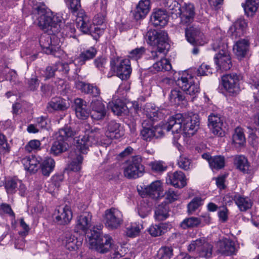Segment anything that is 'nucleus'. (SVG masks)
Wrapping results in <instances>:
<instances>
[{
  "mask_svg": "<svg viewBox=\"0 0 259 259\" xmlns=\"http://www.w3.org/2000/svg\"><path fill=\"white\" fill-rule=\"evenodd\" d=\"M97 53V51L94 47H91L88 49L83 51L80 53L79 55L75 59V65H82L84 64L87 61L94 58Z\"/></svg>",
  "mask_w": 259,
  "mask_h": 259,
  "instance_id": "30",
  "label": "nucleus"
},
{
  "mask_svg": "<svg viewBox=\"0 0 259 259\" xmlns=\"http://www.w3.org/2000/svg\"><path fill=\"white\" fill-rule=\"evenodd\" d=\"M41 160V157L32 155L24 158L22 162L26 170L31 172H35L39 167Z\"/></svg>",
  "mask_w": 259,
  "mask_h": 259,
  "instance_id": "28",
  "label": "nucleus"
},
{
  "mask_svg": "<svg viewBox=\"0 0 259 259\" xmlns=\"http://www.w3.org/2000/svg\"><path fill=\"white\" fill-rule=\"evenodd\" d=\"M80 132V130L78 128L73 129L70 126H65L60 128L55 134V137L58 138L59 139L63 141L67 142V140L70 138H75Z\"/></svg>",
  "mask_w": 259,
  "mask_h": 259,
  "instance_id": "27",
  "label": "nucleus"
},
{
  "mask_svg": "<svg viewBox=\"0 0 259 259\" xmlns=\"http://www.w3.org/2000/svg\"><path fill=\"white\" fill-rule=\"evenodd\" d=\"M76 25L77 27L84 33H90L94 25L90 18L85 14L84 11H81L76 14Z\"/></svg>",
  "mask_w": 259,
  "mask_h": 259,
  "instance_id": "20",
  "label": "nucleus"
},
{
  "mask_svg": "<svg viewBox=\"0 0 259 259\" xmlns=\"http://www.w3.org/2000/svg\"><path fill=\"white\" fill-rule=\"evenodd\" d=\"M144 120L142 123L143 129L141 131L142 139L146 141H151L154 137L158 138L162 134V130L160 128L153 126L152 123H148Z\"/></svg>",
  "mask_w": 259,
  "mask_h": 259,
  "instance_id": "16",
  "label": "nucleus"
},
{
  "mask_svg": "<svg viewBox=\"0 0 259 259\" xmlns=\"http://www.w3.org/2000/svg\"><path fill=\"white\" fill-rule=\"evenodd\" d=\"M150 10V0H141L136 7L135 18L136 20L144 18Z\"/></svg>",
  "mask_w": 259,
  "mask_h": 259,
  "instance_id": "34",
  "label": "nucleus"
},
{
  "mask_svg": "<svg viewBox=\"0 0 259 259\" xmlns=\"http://www.w3.org/2000/svg\"><path fill=\"white\" fill-rule=\"evenodd\" d=\"M109 106L113 112L117 115H120L125 111V108H126L124 103L120 99H117L111 103H109Z\"/></svg>",
  "mask_w": 259,
  "mask_h": 259,
  "instance_id": "48",
  "label": "nucleus"
},
{
  "mask_svg": "<svg viewBox=\"0 0 259 259\" xmlns=\"http://www.w3.org/2000/svg\"><path fill=\"white\" fill-rule=\"evenodd\" d=\"M132 68L130 61L128 59L121 60L117 66L116 74L122 80L127 79L131 74Z\"/></svg>",
  "mask_w": 259,
  "mask_h": 259,
  "instance_id": "26",
  "label": "nucleus"
},
{
  "mask_svg": "<svg viewBox=\"0 0 259 259\" xmlns=\"http://www.w3.org/2000/svg\"><path fill=\"white\" fill-rule=\"evenodd\" d=\"M184 91L180 89H175L171 91L169 95V100L172 104L178 105L180 102L185 99Z\"/></svg>",
  "mask_w": 259,
  "mask_h": 259,
  "instance_id": "44",
  "label": "nucleus"
},
{
  "mask_svg": "<svg viewBox=\"0 0 259 259\" xmlns=\"http://www.w3.org/2000/svg\"><path fill=\"white\" fill-rule=\"evenodd\" d=\"M208 126L211 132L218 136L222 137L224 131L222 129L223 120L218 114L212 113L208 117Z\"/></svg>",
  "mask_w": 259,
  "mask_h": 259,
  "instance_id": "19",
  "label": "nucleus"
},
{
  "mask_svg": "<svg viewBox=\"0 0 259 259\" xmlns=\"http://www.w3.org/2000/svg\"><path fill=\"white\" fill-rule=\"evenodd\" d=\"M209 166L213 170H219L225 166V159L224 156L219 155L212 157L210 160Z\"/></svg>",
  "mask_w": 259,
  "mask_h": 259,
  "instance_id": "47",
  "label": "nucleus"
},
{
  "mask_svg": "<svg viewBox=\"0 0 259 259\" xmlns=\"http://www.w3.org/2000/svg\"><path fill=\"white\" fill-rule=\"evenodd\" d=\"M195 15V7L192 4H185L182 6L179 16L181 18V23L186 26H189L194 21Z\"/></svg>",
  "mask_w": 259,
  "mask_h": 259,
  "instance_id": "17",
  "label": "nucleus"
},
{
  "mask_svg": "<svg viewBox=\"0 0 259 259\" xmlns=\"http://www.w3.org/2000/svg\"><path fill=\"white\" fill-rule=\"evenodd\" d=\"M232 139L234 144L236 146H243L246 142L243 130L239 127L235 128Z\"/></svg>",
  "mask_w": 259,
  "mask_h": 259,
  "instance_id": "45",
  "label": "nucleus"
},
{
  "mask_svg": "<svg viewBox=\"0 0 259 259\" xmlns=\"http://www.w3.org/2000/svg\"><path fill=\"white\" fill-rule=\"evenodd\" d=\"M166 182L176 188H182L186 185V179L181 171H176L168 175Z\"/></svg>",
  "mask_w": 259,
  "mask_h": 259,
  "instance_id": "21",
  "label": "nucleus"
},
{
  "mask_svg": "<svg viewBox=\"0 0 259 259\" xmlns=\"http://www.w3.org/2000/svg\"><path fill=\"white\" fill-rule=\"evenodd\" d=\"M242 6L247 16H252L257 11L258 6V0H246Z\"/></svg>",
  "mask_w": 259,
  "mask_h": 259,
  "instance_id": "42",
  "label": "nucleus"
},
{
  "mask_svg": "<svg viewBox=\"0 0 259 259\" xmlns=\"http://www.w3.org/2000/svg\"><path fill=\"white\" fill-rule=\"evenodd\" d=\"M173 256V248L171 247L162 246L157 253V259H170Z\"/></svg>",
  "mask_w": 259,
  "mask_h": 259,
  "instance_id": "50",
  "label": "nucleus"
},
{
  "mask_svg": "<svg viewBox=\"0 0 259 259\" xmlns=\"http://www.w3.org/2000/svg\"><path fill=\"white\" fill-rule=\"evenodd\" d=\"M142 160L140 155L132 157L124 169V176L128 179H136L141 177L144 171V167L141 163Z\"/></svg>",
  "mask_w": 259,
  "mask_h": 259,
  "instance_id": "8",
  "label": "nucleus"
},
{
  "mask_svg": "<svg viewBox=\"0 0 259 259\" xmlns=\"http://www.w3.org/2000/svg\"><path fill=\"white\" fill-rule=\"evenodd\" d=\"M199 121L198 115L183 116L182 114H177L170 117L162 126V130L167 132L171 131L172 133H180L186 136H193L199 128Z\"/></svg>",
  "mask_w": 259,
  "mask_h": 259,
  "instance_id": "2",
  "label": "nucleus"
},
{
  "mask_svg": "<svg viewBox=\"0 0 259 259\" xmlns=\"http://www.w3.org/2000/svg\"><path fill=\"white\" fill-rule=\"evenodd\" d=\"M171 69V64L166 59H161L160 61L155 62L152 67L149 68L150 71L154 73L159 71H169Z\"/></svg>",
  "mask_w": 259,
  "mask_h": 259,
  "instance_id": "40",
  "label": "nucleus"
},
{
  "mask_svg": "<svg viewBox=\"0 0 259 259\" xmlns=\"http://www.w3.org/2000/svg\"><path fill=\"white\" fill-rule=\"evenodd\" d=\"M168 48H164L160 47H153V50L150 52L149 58L156 60L159 58L163 59L164 55L167 51Z\"/></svg>",
  "mask_w": 259,
  "mask_h": 259,
  "instance_id": "51",
  "label": "nucleus"
},
{
  "mask_svg": "<svg viewBox=\"0 0 259 259\" xmlns=\"http://www.w3.org/2000/svg\"><path fill=\"white\" fill-rule=\"evenodd\" d=\"M233 199L241 211H246L251 208L252 206V202L247 197L236 194L234 196Z\"/></svg>",
  "mask_w": 259,
  "mask_h": 259,
  "instance_id": "38",
  "label": "nucleus"
},
{
  "mask_svg": "<svg viewBox=\"0 0 259 259\" xmlns=\"http://www.w3.org/2000/svg\"><path fill=\"white\" fill-rule=\"evenodd\" d=\"M55 166V161L51 157H46L41 159L39 167L44 176H49L53 171Z\"/></svg>",
  "mask_w": 259,
  "mask_h": 259,
  "instance_id": "37",
  "label": "nucleus"
},
{
  "mask_svg": "<svg viewBox=\"0 0 259 259\" xmlns=\"http://www.w3.org/2000/svg\"><path fill=\"white\" fill-rule=\"evenodd\" d=\"M104 220L105 225L108 228L117 229L122 223V214L118 209L111 208L105 211Z\"/></svg>",
  "mask_w": 259,
  "mask_h": 259,
  "instance_id": "10",
  "label": "nucleus"
},
{
  "mask_svg": "<svg viewBox=\"0 0 259 259\" xmlns=\"http://www.w3.org/2000/svg\"><path fill=\"white\" fill-rule=\"evenodd\" d=\"M219 252L224 255H232L235 253L236 248L233 241L228 238H223L218 242Z\"/></svg>",
  "mask_w": 259,
  "mask_h": 259,
  "instance_id": "24",
  "label": "nucleus"
},
{
  "mask_svg": "<svg viewBox=\"0 0 259 259\" xmlns=\"http://www.w3.org/2000/svg\"><path fill=\"white\" fill-rule=\"evenodd\" d=\"M247 25V23L244 19H238L231 27L232 35L237 37L243 35L246 30Z\"/></svg>",
  "mask_w": 259,
  "mask_h": 259,
  "instance_id": "36",
  "label": "nucleus"
},
{
  "mask_svg": "<svg viewBox=\"0 0 259 259\" xmlns=\"http://www.w3.org/2000/svg\"><path fill=\"white\" fill-rule=\"evenodd\" d=\"M249 42L245 39H241L236 41L233 47V50L238 58H244L248 51Z\"/></svg>",
  "mask_w": 259,
  "mask_h": 259,
  "instance_id": "32",
  "label": "nucleus"
},
{
  "mask_svg": "<svg viewBox=\"0 0 259 259\" xmlns=\"http://www.w3.org/2000/svg\"><path fill=\"white\" fill-rule=\"evenodd\" d=\"M63 241L66 249L69 250H75L80 245V242L77 241V238L69 233L65 234Z\"/></svg>",
  "mask_w": 259,
  "mask_h": 259,
  "instance_id": "41",
  "label": "nucleus"
},
{
  "mask_svg": "<svg viewBox=\"0 0 259 259\" xmlns=\"http://www.w3.org/2000/svg\"><path fill=\"white\" fill-rule=\"evenodd\" d=\"M234 165L236 168L243 174H250L251 172V167L247 159L242 155H237L234 156L233 159Z\"/></svg>",
  "mask_w": 259,
  "mask_h": 259,
  "instance_id": "29",
  "label": "nucleus"
},
{
  "mask_svg": "<svg viewBox=\"0 0 259 259\" xmlns=\"http://www.w3.org/2000/svg\"><path fill=\"white\" fill-rule=\"evenodd\" d=\"M148 44L153 47L168 48L167 33L163 30H151L146 34Z\"/></svg>",
  "mask_w": 259,
  "mask_h": 259,
  "instance_id": "9",
  "label": "nucleus"
},
{
  "mask_svg": "<svg viewBox=\"0 0 259 259\" xmlns=\"http://www.w3.org/2000/svg\"><path fill=\"white\" fill-rule=\"evenodd\" d=\"M74 108L77 118L84 120L89 117L90 112L88 109L87 103L83 100L80 98L75 99Z\"/></svg>",
  "mask_w": 259,
  "mask_h": 259,
  "instance_id": "25",
  "label": "nucleus"
},
{
  "mask_svg": "<svg viewBox=\"0 0 259 259\" xmlns=\"http://www.w3.org/2000/svg\"><path fill=\"white\" fill-rule=\"evenodd\" d=\"M146 115L147 118L146 120L149 121L148 123H152V125H153L154 121L162 118L163 116V114L161 111L155 109L149 111L147 110Z\"/></svg>",
  "mask_w": 259,
  "mask_h": 259,
  "instance_id": "52",
  "label": "nucleus"
},
{
  "mask_svg": "<svg viewBox=\"0 0 259 259\" xmlns=\"http://www.w3.org/2000/svg\"><path fill=\"white\" fill-rule=\"evenodd\" d=\"M54 215L56 222L60 225H67L72 219V212L67 205L59 206L56 209Z\"/></svg>",
  "mask_w": 259,
  "mask_h": 259,
  "instance_id": "15",
  "label": "nucleus"
},
{
  "mask_svg": "<svg viewBox=\"0 0 259 259\" xmlns=\"http://www.w3.org/2000/svg\"><path fill=\"white\" fill-rule=\"evenodd\" d=\"M145 51V49L142 47L136 48L130 53L129 57L133 59L138 60L144 54Z\"/></svg>",
  "mask_w": 259,
  "mask_h": 259,
  "instance_id": "62",
  "label": "nucleus"
},
{
  "mask_svg": "<svg viewBox=\"0 0 259 259\" xmlns=\"http://www.w3.org/2000/svg\"><path fill=\"white\" fill-rule=\"evenodd\" d=\"M120 125L115 121H110L107 127V131L105 134L106 136L110 139H118L120 138L122 134L120 133L119 129Z\"/></svg>",
  "mask_w": 259,
  "mask_h": 259,
  "instance_id": "39",
  "label": "nucleus"
},
{
  "mask_svg": "<svg viewBox=\"0 0 259 259\" xmlns=\"http://www.w3.org/2000/svg\"><path fill=\"white\" fill-rule=\"evenodd\" d=\"M241 76L236 73L226 74L222 77L223 85L230 94H237L240 90Z\"/></svg>",
  "mask_w": 259,
  "mask_h": 259,
  "instance_id": "11",
  "label": "nucleus"
},
{
  "mask_svg": "<svg viewBox=\"0 0 259 259\" xmlns=\"http://www.w3.org/2000/svg\"><path fill=\"white\" fill-rule=\"evenodd\" d=\"M169 207L166 204L159 205L155 210V218L158 221H163L168 217Z\"/></svg>",
  "mask_w": 259,
  "mask_h": 259,
  "instance_id": "43",
  "label": "nucleus"
},
{
  "mask_svg": "<svg viewBox=\"0 0 259 259\" xmlns=\"http://www.w3.org/2000/svg\"><path fill=\"white\" fill-rule=\"evenodd\" d=\"M187 251L198 257L209 258L212 256L213 245L205 237L192 240L187 247Z\"/></svg>",
  "mask_w": 259,
  "mask_h": 259,
  "instance_id": "6",
  "label": "nucleus"
},
{
  "mask_svg": "<svg viewBox=\"0 0 259 259\" xmlns=\"http://www.w3.org/2000/svg\"><path fill=\"white\" fill-rule=\"evenodd\" d=\"M75 85L77 89L81 90L85 93L91 94L94 97H98L100 95V89L93 84L78 81L75 82Z\"/></svg>",
  "mask_w": 259,
  "mask_h": 259,
  "instance_id": "35",
  "label": "nucleus"
},
{
  "mask_svg": "<svg viewBox=\"0 0 259 259\" xmlns=\"http://www.w3.org/2000/svg\"><path fill=\"white\" fill-rule=\"evenodd\" d=\"M82 132L84 134L81 135L79 133L78 136L74 138V145L81 153H87L90 147L102 142V132L100 129L85 124Z\"/></svg>",
  "mask_w": 259,
  "mask_h": 259,
  "instance_id": "3",
  "label": "nucleus"
},
{
  "mask_svg": "<svg viewBox=\"0 0 259 259\" xmlns=\"http://www.w3.org/2000/svg\"><path fill=\"white\" fill-rule=\"evenodd\" d=\"M37 25L44 31L50 34L42 35L39 39V44L43 51L47 54L56 56L60 48V40L55 34L60 31L63 24L61 17L54 15L51 12L39 14Z\"/></svg>",
  "mask_w": 259,
  "mask_h": 259,
  "instance_id": "1",
  "label": "nucleus"
},
{
  "mask_svg": "<svg viewBox=\"0 0 259 259\" xmlns=\"http://www.w3.org/2000/svg\"><path fill=\"white\" fill-rule=\"evenodd\" d=\"M92 218V215L90 212H82L76 219L75 229L77 231H87L91 226Z\"/></svg>",
  "mask_w": 259,
  "mask_h": 259,
  "instance_id": "22",
  "label": "nucleus"
},
{
  "mask_svg": "<svg viewBox=\"0 0 259 259\" xmlns=\"http://www.w3.org/2000/svg\"><path fill=\"white\" fill-rule=\"evenodd\" d=\"M72 63H62L58 62L52 66H49L47 67L45 71V76L46 79H49L55 76V72L58 71L61 72L62 73L67 74H68L70 67L73 66Z\"/></svg>",
  "mask_w": 259,
  "mask_h": 259,
  "instance_id": "18",
  "label": "nucleus"
},
{
  "mask_svg": "<svg viewBox=\"0 0 259 259\" xmlns=\"http://www.w3.org/2000/svg\"><path fill=\"white\" fill-rule=\"evenodd\" d=\"M55 140L51 147L50 152L54 156H58L66 151L69 145L67 142L63 141L58 138L55 137Z\"/></svg>",
  "mask_w": 259,
  "mask_h": 259,
  "instance_id": "33",
  "label": "nucleus"
},
{
  "mask_svg": "<svg viewBox=\"0 0 259 259\" xmlns=\"http://www.w3.org/2000/svg\"><path fill=\"white\" fill-rule=\"evenodd\" d=\"M212 48L214 51L219 52L214 58L218 67L223 71L229 70L232 66V60L228 45L221 35L213 40Z\"/></svg>",
  "mask_w": 259,
  "mask_h": 259,
  "instance_id": "4",
  "label": "nucleus"
},
{
  "mask_svg": "<svg viewBox=\"0 0 259 259\" xmlns=\"http://www.w3.org/2000/svg\"><path fill=\"white\" fill-rule=\"evenodd\" d=\"M90 248L100 253H105L110 249L116 250V245L109 235L101 236L99 231L91 230L87 235Z\"/></svg>",
  "mask_w": 259,
  "mask_h": 259,
  "instance_id": "5",
  "label": "nucleus"
},
{
  "mask_svg": "<svg viewBox=\"0 0 259 259\" xmlns=\"http://www.w3.org/2000/svg\"><path fill=\"white\" fill-rule=\"evenodd\" d=\"M203 200L199 197L194 198L187 205V212L192 214L199 207L203 205Z\"/></svg>",
  "mask_w": 259,
  "mask_h": 259,
  "instance_id": "49",
  "label": "nucleus"
},
{
  "mask_svg": "<svg viewBox=\"0 0 259 259\" xmlns=\"http://www.w3.org/2000/svg\"><path fill=\"white\" fill-rule=\"evenodd\" d=\"M177 84L186 94L191 96L197 95L200 91L198 78L186 72L178 78Z\"/></svg>",
  "mask_w": 259,
  "mask_h": 259,
  "instance_id": "7",
  "label": "nucleus"
},
{
  "mask_svg": "<svg viewBox=\"0 0 259 259\" xmlns=\"http://www.w3.org/2000/svg\"><path fill=\"white\" fill-rule=\"evenodd\" d=\"M105 28L104 27H100L98 25L95 26L94 25L90 32V34L95 39L97 40L100 37V36L103 34Z\"/></svg>",
  "mask_w": 259,
  "mask_h": 259,
  "instance_id": "61",
  "label": "nucleus"
},
{
  "mask_svg": "<svg viewBox=\"0 0 259 259\" xmlns=\"http://www.w3.org/2000/svg\"><path fill=\"white\" fill-rule=\"evenodd\" d=\"M91 116L94 120H100L103 119L107 114V110L104 104L101 99L92 100L90 104Z\"/></svg>",
  "mask_w": 259,
  "mask_h": 259,
  "instance_id": "14",
  "label": "nucleus"
},
{
  "mask_svg": "<svg viewBox=\"0 0 259 259\" xmlns=\"http://www.w3.org/2000/svg\"><path fill=\"white\" fill-rule=\"evenodd\" d=\"M69 107L68 101L60 97H55L51 99L48 103L47 108L48 111L52 112L54 111H64Z\"/></svg>",
  "mask_w": 259,
  "mask_h": 259,
  "instance_id": "23",
  "label": "nucleus"
},
{
  "mask_svg": "<svg viewBox=\"0 0 259 259\" xmlns=\"http://www.w3.org/2000/svg\"><path fill=\"white\" fill-rule=\"evenodd\" d=\"M142 197L149 196L153 199H158L163 196L162 183L160 181H155L145 186L142 193Z\"/></svg>",
  "mask_w": 259,
  "mask_h": 259,
  "instance_id": "13",
  "label": "nucleus"
},
{
  "mask_svg": "<svg viewBox=\"0 0 259 259\" xmlns=\"http://www.w3.org/2000/svg\"><path fill=\"white\" fill-rule=\"evenodd\" d=\"M83 158L81 155H78L75 159L73 160L69 165V168L73 171H78L81 169V165Z\"/></svg>",
  "mask_w": 259,
  "mask_h": 259,
  "instance_id": "55",
  "label": "nucleus"
},
{
  "mask_svg": "<svg viewBox=\"0 0 259 259\" xmlns=\"http://www.w3.org/2000/svg\"><path fill=\"white\" fill-rule=\"evenodd\" d=\"M68 8L72 14L78 13L81 11L80 0H65Z\"/></svg>",
  "mask_w": 259,
  "mask_h": 259,
  "instance_id": "54",
  "label": "nucleus"
},
{
  "mask_svg": "<svg viewBox=\"0 0 259 259\" xmlns=\"http://www.w3.org/2000/svg\"><path fill=\"white\" fill-rule=\"evenodd\" d=\"M212 73V69L209 65L202 64L197 70L198 76L208 75Z\"/></svg>",
  "mask_w": 259,
  "mask_h": 259,
  "instance_id": "58",
  "label": "nucleus"
},
{
  "mask_svg": "<svg viewBox=\"0 0 259 259\" xmlns=\"http://www.w3.org/2000/svg\"><path fill=\"white\" fill-rule=\"evenodd\" d=\"M94 7L99 13H106L107 2L106 0H97L94 4Z\"/></svg>",
  "mask_w": 259,
  "mask_h": 259,
  "instance_id": "64",
  "label": "nucleus"
},
{
  "mask_svg": "<svg viewBox=\"0 0 259 259\" xmlns=\"http://www.w3.org/2000/svg\"><path fill=\"white\" fill-rule=\"evenodd\" d=\"M18 180L11 179L6 183V188L8 193L13 194L16 192L18 187Z\"/></svg>",
  "mask_w": 259,
  "mask_h": 259,
  "instance_id": "56",
  "label": "nucleus"
},
{
  "mask_svg": "<svg viewBox=\"0 0 259 259\" xmlns=\"http://www.w3.org/2000/svg\"><path fill=\"white\" fill-rule=\"evenodd\" d=\"M191 163V160L184 156H181L178 161L179 167L185 170L190 168Z\"/></svg>",
  "mask_w": 259,
  "mask_h": 259,
  "instance_id": "59",
  "label": "nucleus"
},
{
  "mask_svg": "<svg viewBox=\"0 0 259 259\" xmlns=\"http://www.w3.org/2000/svg\"><path fill=\"white\" fill-rule=\"evenodd\" d=\"M201 218L192 217L185 219L181 223V226L184 229L197 227L201 223Z\"/></svg>",
  "mask_w": 259,
  "mask_h": 259,
  "instance_id": "46",
  "label": "nucleus"
},
{
  "mask_svg": "<svg viewBox=\"0 0 259 259\" xmlns=\"http://www.w3.org/2000/svg\"><path fill=\"white\" fill-rule=\"evenodd\" d=\"M166 7H167L168 11L170 14H175L177 16L181 12L182 8L180 4L175 0H168Z\"/></svg>",
  "mask_w": 259,
  "mask_h": 259,
  "instance_id": "53",
  "label": "nucleus"
},
{
  "mask_svg": "<svg viewBox=\"0 0 259 259\" xmlns=\"http://www.w3.org/2000/svg\"><path fill=\"white\" fill-rule=\"evenodd\" d=\"M150 165L152 170L157 172H161L166 170L167 166L161 161H155L150 163Z\"/></svg>",
  "mask_w": 259,
  "mask_h": 259,
  "instance_id": "60",
  "label": "nucleus"
},
{
  "mask_svg": "<svg viewBox=\"0 0 259 259\" xmlns=\"http://www.w3.org/2000/svg\"><path fill=\"white\" fill-rule=\"evenodd\" d=\"M40 143L37 140H33L29 141L25 146V149L29 153L40 149Z\"/></svg>",
  "mask_w": 259,
  "mask_h": 259,
  "instance_id": "57",
  "label": "nucleus"
},
{
  "mask_svg": "<svg viewBox=\"0 0 259 259\" xmlns=\"http://www.w3.org/2000/svg\"><path fill=\"white\" fill-rule=\"evenodd\" d=\"M185 36L187 41L193 45H203L204 35L199 28L195 25L187 26L185 28Z\"/></svg>",
  "mask_w": 259,
  "mask_h": 259,
  "instance_id": "12",
  "label": "nucleus"
},
{
  "mask_svg": "<svg viewBox=\"0 0 259 259\" xmlns=\"http://www.w3.org/2000/svg\"><path fill=\"white\" fill-rule=\"evenodd\" d=\"M168 16L164 11L158 10L153 13L150 18L151 23L155 26H164L167 23Z\"/></svg>",
  "mask_w": 259,
  "mask_h": 259,
  "instance_id": "31",
  "label": "nucleus"
},
{
  "mask_svg": "<svg viewBox=\"0 0 259 259\" xmlns=\"http://www.w3.org/2000/svg\"><path fill=\"white\" fill-rule=\"evenodd\" d=\"M10 147L8 145L5 136L0 134V153L6 154L9 152Z\"/></svg>",
  "mask_w": 259,
  "mask_h": 259,
  "instance_id": "63",
  "label": "nucleus"
}]
</instances>
